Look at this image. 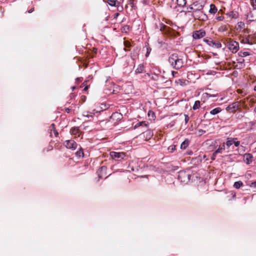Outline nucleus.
I'll return each instance as SVG.
<instances>
[{
  "label": "nucleus",
  "mask_w": 256,
  "mask_h": 256,
  "mask_svg": "<svg viewBox=\"0 0 256 256\" xmlns=\"http://www.w3.org/2000/svg\"><path fill=\"white\" fill-rule=\"evenodd\" d=\"M168 62L172 68L176 70H179L183 66L184 61L182 56L177 54H171L168 58Z\"/></svg>",
  "instance_id": "1"
},
{
  "label": "nucleus",
  "mask_w": 256,
  "mask_h": 256,
  "mask_svg": "<svg viewBox=\"0 0 256 256\" xmlns=\"http://www.w3.org/2000/svg\"><path fill=\"white\" fill-rule=\"evenodd\" d=\"M190 15L195 20L198 19L202 21H206L208 20V16L202 10L196 12L193 11Z\"/></svg>",
  "instance_id": "2"
},
{
  "label": "nucleus",
  "mask_w": 256,
  "mask_h": 256,
  "mask_svg": "<svg viewBox=\"0 0 256 256\" xmlns=\"http://www.w3.org/2000/svg\"><path fill=\"white\" fill-rule=\"evenodd\" d=\"M191 174L186 171H180L178 173V179L180 180L181 182L184 183H188L190 179Z\"/></svg>",
  "instance_id": "3"
},
{
  "label": "nucleus",
  "mask_w": 256,
  "mask_h": 256,
  "mask_svg": "<svg viewBox=\"0 0 256 256\" xmlns=\"http://www.w3.org/2000/svg\"><path fill=\"white\" fill-rule=\"evenodd\" d=\"M110 155L111 157L117 161L121 160H123L125 156V153L122 152H110Z\"/></svg>",
  "instance_id": "4"
},
{
  "label": "nucleus",
  "mask_w": 256,
  "mask_h": 256,
  "mask_svg": "<svg viewBox=\"0 0 256 256\" xmlns=\"http://www.w3.org/2000/svg\"><path fill=\"white\" fill-rule=\"evenodd\" d=\"M228 47L233 53H236L239 49V44L236 41L230 40L228 45Z\"/></svg>",
  "instance_id": "5"
},
{
  "label": "nucleus",
  "mask_w": 256,
  "mask_h": 256,
  "mask_svg": "<svg viewBox=\"0 0 256 256\" xmlns=\"http://www.w3.org/2000/svg\"><path fill=\"white\" fill-rule=\"evenodd\" d=\"M204 41L206 43L208 46L214 47L216 48H220L222 47V44L219 42H216L212 40L204 38Z\"/></svg>",
  "instance_id": "6"
},
{
  "label": "nucleus",
  "mask_w": 256,
  "mask_h": 256,
  "mask_svg": "<svg viewBox=\"0 0 256 256\" xmlns=\"http://www.w3.org/2000/svg\"><path fill=\"white\" fill-rule=\"evenodd\" d=\"M65 146L66 148L72 150H76L78 144L74 140H67L65 142Z\"/></svg>",
  "instance_id": "7"
},
{
  "label": "nucleus",
  "mask_w": 256,
  "mask_h": 256,
  "mask_svg": "<svg viewBox=\"0 0 256 256\" xmlns=\"http://www.w3.org/2000/svg\"><path fill=\"white\" fill-rule=\"evenodd\" d=\"M206 32L203 30H196L194 32L192 36L194 39H200V38H203L206 36Z\"/></svg>",
  "instance_id": "8"
},
{
  "label": "nucleus",
  "mask_w": 256,
  "mask_h": 256,
  "mask_svg": "<svg viewBox=\"0 0 256 256\" xmlns=\"http://www.w3.org/2000/svg\"><path fill=\"white\" fill-rule=\"evenodd\" d=\"M239 104L238 102H233L226 108V110L230 112H233L238 109Z\"/></svg>",
  "instance_id": "9"
},
{
  "label": "nucleus",
  "mask_w": 256,
  "mask_h": 256,
  "mask_svg": "<svg viewBox=\"0 0 256 256\" xmlns=\"http://www.w3.org/2000/svg\"><path fill=\"white\" fill-rule=\"evenodd\" d=\"M156 28L158 29L160 31L163 32H168L170 30V28L166 26L162 23H158V24H156Z\"/></svg>",
  "instance_id": "10"
},
{
  "label": "nucleus",
  "mask_w": 256,
  "mask_h": 256,
  "mask_svg": "<svg viewBox=\"0 0 256 256\" xmlns=\"http://www.w3.org/2000/svg\"><path fill=\"white\" fill-rule=\"evenodd\" d=\"M123 118L122 115L118 112H115L112 113L110 116V118L114 120H120Z\"/></svg>",
  "instance_id": "11"
},
{
  "label": "nucleus",
  "mask_w": 256,
  "mask_h": 256,
  "mask_svg": "<svg viewBox=\"0 0 256 256\" xmlns=\"http://www.w3.org/2000/svg\"><path fill=\"white\" fill-rule=\"evenodd\" d=\"M244 159L246 164H250L252 162L253 156L250 154H246L244 156Z\"/></svg>",
  "instance_id": "12"
},
{
  "label": "nucleus",
  "mask_w": 256,
  "mask_h": 256,
  "mask_svg": "<svg viewBox=\"0 0 256 256\" xmlns=\"http://www.w3.org/2000/svg\"><path fill=\"white\" fill-rule=\"evenodd\" d=\"M192 5L194 8V11H198L202 10L204 8V6L202 4L200 3L198 1H196L193 2Z\"/></svg>",
  "instance_id": "13"
},
{
  "label": "nucleus",
  "mask_w": 256,
  "mask_h": 256,
  "mask_svg": "<svg viewBox=\"0 0 256 256\" xmlns=\"http://www.w3.org/2000/svg\"><path fill=\"white\" fill-rule=\"evenodd\" d=\"M248 16L251 18L250 20L251 22L256 20V10H253L252 11L250 12Z\"/></svg>",
  "instance_id": "14"
},
{
  "label": "nucleus",
  "mask_w": 256,
  "mask_h": 256,
  "mask_svg": "<svg viewBox=\"0 0 256 256\" xmlns=\"http://www.w3.org/2000/svg\"><path fill=\"white\" fill-rule=\"evenodd\" d=\"M237 138H227L226 142V144L228 148H229L232 144H234V140H236Z\"/></svg>",
  "instance_id": "15"
},
{
  "label": "nucleus",
  "mask_w": 256,
  "mask_h": 256,
  "mask_svg": "<svg viewBox=\"0 0 256 256\" xmlns=\"http://www.w3.org/2000/svg\"><path fill=\"white\" fill-rule=\"evenodd\" d=\"M108 4L112 6H116L118 4H120V2L117 0H108Z\"/></svg>",
  "instance_id": "16"
},
{
  "label": "nucleus",
  "mask_w": 256,
  "mask_h": 256,
  "mask_svg": "<svg viewBox=\"0 0 256 256\" xmlns=\"http://www.w3.org/2000/svg\"><path fill=\"white\" fill-rule=\"evenodd\" d=\"M140 126H144L147 128V124L145 121L138 122L134 126V128L136 129Z\"/></svg>",
  "instance_id": "17"
},
{
  "label": "nucleus",
  "mask_w": 256,
  "mask_h": 256,
  "mask_svg": "<svg viewBox=\"0 0 256 256\" xmlns=\"http://www.w3.org/2000/svg\"><path fill=\"white\" fill-rule=\"evenodd\" d=\"M189 144V140L186 139L180 144L181 149H186Z\"/></svg>",
  "instance_id": "18"
},
{
  "label": "nucleus",
  "mask_w": 256,
  "mask_h": 256,
  "mask_svg": "<svg viewBox=\"0 0 256 256\" xmlns=\"http://www.w3.org/2000/svg\"><path fill=\"white\" fill-rule=\"evenodd\" d=\"M221 111H222L221 108L218 107V108H215L213 109L212 110L210 113V114H211L212 115H215V114H218Z\"/></svg>",
  "instance_id": "19"
},
{
  "label": "nucleus",
  "mask_w": 256,
  "mask_h": 256,
  "mask_svg": "<svg viewBox=\"0 0 256 256\" xmlns=\"http://www.w3.org/2000/svg\"><path fill=\"white\" fill-rule=\"evenodd\" d=\"M144 68V65L142 64H140L138 66L135 72L136 74H140L142 72Z\"/></svg>",
  "instance_id": "20"
},
{
  "label": "nucleus",
  "mask_w": 256,
  "mask_h": 256,
  "mask_svg": "<svg viewBox=\"0 0 256 256\" xmlns=\"http://www.w3.org/2000/svg\"><path fill=\"white\" fill-rule=\"evenodd\" d=\"M186 3V0H176V4L178 6L184 7Z\"/></svg>",
  "instance_id": "21"
},
{
  "label": "nucleus",
  "mask_w": 256,
  "mask_h": 256,
  "mask_svg": "<svg viewBox=\"0 0 256 256\" xmlns=\"http://www.w3.org/2000/svg\"><path fill=\"white\" fill-rule=\"evenodd\" d=\"M218 9L216 7L214 4H211L210 6V9L209 10V12L211 14H215L216 12Z\"/></svg>",
  "instance_id": "22"
},
{
  "label": "nucleus",
  "mask_w": 256,
  "mask_h": 256,
  "mask_svg": "<svg viewBox=\"0 0 256 256\" xmlns=\"http://www.w3.org/2000/svg\"><path fill=\"white\" fill-rule=\"evenodd\" d=\"M79 132L78 128V127H73L70 130V132L72 134L76 135V134Z\"/></svg>",
  "instance_id": "23"
},
{
  "label": "nucleus",
  "mask_w": 256,
  "mask_h": 256,
  "mask_svg": "<svg viewBox=\"0 0 256 256\" xmlns=\"http://www.w3.org/2000/svg\"><path fill=\"white\" fill-rule=\"evenodd\" d=\"M227 14L229 16L234 18H236L238 17V14L232 11L230 12Z\"/></svg>",
  "instance_id": "24"
},
{
  "label": "nucleus",
  "mask_w": 256,
  "mask_h": 256,
  "mask_svg": "<svg viewBox=\"0 0 256 256\" xmlns=\"http://www.w3.org/2000/svg\"><path fill=\"white\" fill-rule=\"evenodd\" d=\"M243 185V183L241 181L236 182L234 183V186L236 189L240 188Z\"/></svg>",
  "instance_id": "25"
},
{
  "label": "nucleus",
  "mask_w": 256,
  "mask_h": 256,
  "mask_svg": "<svg viewBox=\"0 0 256 256\" xmlns=\"http://www.w3.org/2000/svg\"><path fill=\"white\" fill-rule=\"evenodd\" d=\"M76 155L78 157L84 156V153L83 152V149L82 148H80L79 150L76 152Z\"/></svg>",
  "instance_id": "26"
},
{
  "label": "nucleus",
  "mask_w": 256,
  "mask_h": 256,
  "mask_svg": "<svg viewBox=\"0 0 256 256\" xmlns=\"http://www.w3.org/2000/svg\"><path fill=\"white\" fill-rule=\"evenodd\" d=\"M225 149V146L224 144L222 146H220L216 151L215 154L222 153L223 150Z\"/></svg>",
  "instance_id": "27"
},
{
  "label": "nucleus",
  "mask_w": 256,
  "mask_h": 256,
  "mask_svg": "<svg viewBox=\"0 0 256 256\" xmlns=\"http://www.w3.org/2000/svg\"><path fill=\"white\" fill-rule=\"evenodd\" d=\"M237 25H238V28H236L237 30H238V29L240 30H241L242 29L244 28L245 26L244 23V22H238V23Z\"/></svg>",
  "instance_id": "28"
},
{
  "label": "nucleus",
  "mask_w": 256,
  "mask_h": 256,
  "mask_svg": "<svg viewBox=\"0 0 256 256\" xmlns=\"http://www.w3.org/2000/svg\"><path fill=\"white\" fill-rule=\"evenodd\" d=\"M200 107V102L199 100H196L194 102V105L192 106L194 110H196Z\"/></svg>",
  "instance_id": "29"
},
{
  "label": "nucleus",
  "mask_w": 256,
  "mask_h": 256,
  "mask_svg": "<svg viewBox=\"0 0 256 256\" xmlns=\"http://www.w3.org/2000/svg\"><path fill=\"white\" fill-rule=\"evenodd\" d=\"M176 149L175 145H171L168 148V150L170 152H173Z\"/></svg>",
  "instance_id": "30"
},
{
  "label": "nucleus",
  "mask_w": 256,
  "mask_h": 256,
  "mask_svg": "<svg viewBox=\"0 0 256 256\" xmlns=\"http://www.w3.org/2000/svg\"><path fill=\"white\" fill-rule=\"evenodd\" d=\"M106 170V168L104 166H102L100 169H99V171H98V176L100 178H102V176L100 175V174H99V172H105Z\"/></svg>",
  "instance_id": "31"
},
{
  "label": "nucleus",
  "mask_w": 256,
  "mask_h": 256,
  "mask_svg": "<svg viewBox=\"0 0 256 256\" xmlns=\"http://www.w3.org/2000/svg\"><path fill=\"white\" fill-rule=\"evenodd\" d=\"M194 7L192 4L189 6L188 8V12L192 14V12L194 10Z\"/></svg>",
  "instance_id": "32"
},
{
  "label": "nucleus",
  "mask_w": 256,
  "mask_h": 256,
  "mask_svg": "<svg viewBox=\"0 0 256 256\" xmlns=\"http://www.w3.org/2000/svg\"><path fill=\"white\" fill-rule=\"evenodd\" d=\"M242 42H243L244 44H252V42L250 41V40L248 38H246L245 39H244L242 41Z\"/></svg>",
  "instance_id": "33"
},
{
  "label": "nucleus",
  "mask_w": 256,
  "mask_h": 256,
  "mask_svg": "<svg viewBox=\"0 0 256 256\" xmlns=\"http://www.w3.org/2000/svg\"><path fill=\"white\" fill-rule=\"evenodd\" d=\"M250 55V53L248 52H240V56L242 57H246Z\"/></svg>",
  "instance_id": "34"
},
{
  "label": "nucleus",
  "mask_w": 256,
  "mask_h": 256,
  "mask_svg": "<svg viewBox=\"0 0 256 256\" xmlns=\"http://www.w3.org/2000/svg\"><path fill=\"white\" fill-rule=\"evenodd\" d=\"M250 2L254 10H256V0H250Z\"/></svg>",
  "instance_id": "35"
},
{
  "label": "nucleus",
  "mask_w": 256,
  "mask_h": 256,
  "mask_svg": "<svg viewBox=\"0 0 256 256\" xmlns=\"http://www.w3.org/2000/svg\"><path fill=\"white\" fill-rule=\"evenodd\" d=\"M151 78L154 80H158V76L156 74H152Z\"/></svg>",
  "instance_id": "36"
},
{
  "label": "nucleus",
  "mask_w": 256,
  "mask_h": 256,
  "mask_svg": "<svg viewBox=\"0 0 256 256\" xmlns=\"http://www.w3.org/2000/svg\"><path fill=\"white\" fill-rule=\"evenodd\" d=\"M116 6L117 7V10L118 11V12H122L123 10V7L122 6L120 5V4H118V6Z\"/></svg>",
  "instance_id": "37"
},
{
  "label": "nucleus",
  "mask_w": 256,
  "mask_h": 256,
  "mask_svg": "<svg viewBox=\"0 0 256 256\" xmlns=\"http://www.w3.org/2000/svg\"><path fill=\"white\" fill-rule=\"evenodd\" d=\"M152 116V118L155 116V114L152 110H150L148 112V116Z\"/></svg>",
  "instance_id": "38"
},
{
  "label": "nucleus",
  "mask_w": 256,
  "mask_h": 256,
  "mask_svg": "<svg viewBox=\"0 0 256 256\" xmlns=\"http://www.w3.org/2000/svg\"><path fill=\"white\" fill-rule=\"evenodd\" d=\"M189 116H188V114H184V122H185V124H186L188 120H189Z\"/></svg>",
  "instance_id": "39"
},
{
  "label": "nucleus",
  "mask_w": 256,
  "mask_h": 256,
  "mask_svg": "<svg viewBox=\"0 0 256 256\" xmlns=\"http://www.w3.org/2000/svg\"><path fill=\"white\" fill-rule=\"evenodd\" d=\"M124 45L126 47L129 48L131 46L130 42L128 41H125L124 42Z\"/></svg>",
  "instance_id": "40"
},
{
  "label": "nucleus",
  "mask_w": 256,
  "mask_h": 256,
  "mask_svg": "<svg viewBox=\"0 0 256 256\" xmlns=\"http://www.w3.org/2000/svg\"><path fill=\"white\" fill-rule=\"evenodd\" d=\"M218 154H215V152L212 154V156L211 159L214 160L216 159V156Z\"/></svg>",
  "instance_id": "41"
},
{
  "label": "nucleus",
  "mask_w": 256,
  "mask_h": 256,
  "mask_svg": "<svg viewBox=\"0 0 256 256\" xmlns=\"http://www.w3.org/2000/svg\"><path fill=\"white\" fill-rule=\"evenodd\" d=\"M123 29H124V30H125L126 32L127 31V30H128L129 29H130V26H124V27H123Z\"/></svg>",
  "instance_id": "42"
},
{
  "label": "nucleus",
  "mask_w": 256,
  "mask_h": 256,
  "mask_svg": "<svg viewBox=\"0 0 256 256\" xmlns=\"http://www.w3.org/2000/svg\"><path fill=\"white\" fill-rule=\"evenodd\" d=\"M82 78H76V82L78 83V82H82Z\"/></svg>",
  "instance_id": "43"
},
{
  "label": "nucleus",
  "mask_w": 256,
  "mask_h": 256,
  "mask_svg": "<svg viewBox=\"0 0 256 256\" xmlns=\"http://www.w3.org/2000/svg\"><path fill=\"white\" fill-rule=\"evenodd\" d=\"M234 144L236 147H237L240 145V142L239 141H235V140H234Z\"/></svg>",
  "instance_id": "44"
},
{
  "label": "nucleus",
  "mask_w": 256,
  "mask_h": 256,
  "mask_svg": "<svg viewBox=\"0 0 256 256\" xmlns=\"http://www.w3.org/2000/svg\"><path fill=\"white\" fill-rule=\"evenodd\" d=\"M198 132H199V134L200 135H202L203 134L206 132V131L200 129V130H198Z\"/></svg>",
  "instance_id": "45"
},
{
  "label": "nucleus",
  "mask_w": 256,
  "mask_h": 256,
  "mask_svg": "<svg viewBox=\"0 0 256 256\" xmlns=\"http://www.w3.org/2000/svg\"><path fill=\"white\" fill-rule=\"evenodd\" d=\"M151 49L150 48H147V52L146 54V56L147 57L150 53Z\"/></svg>",
  "instance_id": "46"
},
{
  "label": "nucleus",
  "mask_w": 256,
  "mask_h": 256,
  "mask_svg": "<svg viewBox=\"0 0 256 256\" xmlns=\"http://www.w3.org/2000/svg\"><path fill=\"white\" fill-rule=\"evenodd\" d=\"M206 94L208 96V97H216V94H211L208 93H206Z\"/></svg>",
  "instance_id": "47"
},
{
  "label": "nucleus",
  "mask_w": 256,
  "mask_h": 256,
  "mask_svg": "<svg viewBox=\"0 0 256 256\" xmlns=\"http://www.w3.org/2000/svg\"><path fill=\"white\" fill-rule=\"evenodd\" d=\"M70 110L71 109L68 108H65V112L68 114L70 113Z\"/></svg>",
  "instance_id": "48"
},
{
  "label": "nucleus",
  "mask_w": 256,
  "mask_h": 256,
  "mask_svg": "<svg viewBox=\"0 0 256 256\" xmlns=\"http://www.w3.org/2000/svg\"><path fill=\"white\" fill-rule=\"evenodd\" d=\"M51 128H52V130H54L56 129V128H55V124H51L50 125V126Z\"/></svg>",
  "instance_id": "49"
},
{
  "label": "nucleus",
  "mask_w": 256,
  "mask_h": 256,
  "mask_svg": "<svg viewBox=\"0 0 256 256\" xmlns=\"http://www.w3.org/2000/svg\"><path fill=\"white\" fill-rule=\"evenodd\" d=\"M53 131H54V134L55 136H58V133L57 132V130H56V129L53 130Z\"/></svg>",
  "instance_id": "50"
},
{
  "label": "nucleus",
  "mask_w": 256,
  "mask_h": 256,
  "mask_svg": "<svg viewBox=\"0 0 256 256\" xmlns=\"http://www.w3.org/2000/svg\"><path fill=\"white\" fill-rule=\"evenodd\" d=\"M86 114H84V116H86L88 118H89L90 116H92L91 115H89L88 113H90L88 112H86Z\"/></svg>",
  "instance_id": "51"
},
{
  "label": "nucleus",
  "mask_w": 256,
  "mask_h": 256,
  "mask_svg": "<svg viewBox=\"0 0 256 256\" xmlns=\"http://www.w3.org/2000/svg\"><path fill=\"white\" fill-rule=\"evenodd\" d=\"M250 186H254V187L256 188V182H252L250 184Z\"/></svg>",
  "instance_id": "52"
},
{
  "label": "nucleus",
  "mask_w": 256,
  "mask_h": 256,
  "mask_svg": "<svg viewBox=\"0 0 256 256\" xmlns=\"http://www.w3.org/2000/svg\"><path fill=\"white\" fill-rule=\"evenodd\" d=\"M34 11V8H30V10H28V13H32V12H33Z\"/></svg>",
  "instance_id": "53"
},
{
  "label": "nucleus",
  "mask_w": 256,
  "mask_h": 256,
  "mask_svg": "<svg viewBox=\"0 0 256 256\" xmlns=\"http://www.w3.org/2000/svg\"><path fill=\"white\" fill-rule=\"evenodd\" d=\"M223 18H224L223 16H220L217 17V20H222Z\"/></svg>",
  "instance_id": "54"
},
{
  "label": "nucleus",
  "mask_w": 256,
  "mask_h": 256,
  "mask_svg": "<svg viewBox=\"0 0 256 256\" xmlns=\"http://www.w3.org/2000/svg\"><path fill=\"white\" fill-rule=\"evenodd\" d=\"M119 14H120L118 12H116V13L114 14V18H116L119 16Z\"/></svg>",
  "instance_id": "55"
},
{
  "label": "nucleus",
  "mask_w": 256,
  "mask_h": 256,
  "mask_svg": "<svg viewBox=\"0 0 256 256\" xmlns=\"http://www.w3.org/2000/svg\"><path fill=\"white\" fill-rule=\"evenodd\" d=\"M172 74L173 76H174V74H178V72H176L172 71Z\"/></svg>",
  "instance_id": "56"
},
{
  "label": "nucleus",
  "mask_w": 256,
  "mask_h": 256,
  "mask_svg": "<svg viewBox=\"0 0 256 256\" xmlns=\"http://www.w3.org/2000/svg\"><path fill=\"white\" fill-rule=\"evenodd\" d=\"M76 86H73L71 88H72V90L73 91V90H74L76 89Z\"/></svg>",
  "instance_id": "57"
},
{
  "label": "nucleus",
  "mask_w": 256,
  "mask_h": 256,
  "mask_svg": "<svg viewBox=\"0 0 256 256\" xmlns=\"http://www.w3.org/2000/svg\"><path fill=\"white\" fill-rule=\"evenodd\" d=\"M208 114V112H206L205 114H204V117L205 118Z\"/></svg>",
  "instance_id": "58"
},
{
  "label": "nucleus",
  "mask_w": 256,
  "mask_h": 256,
  "mask_svg": "<svg viewBox=\"0 0 256 256\" xmlns=\"http://www.w3.org/2000/svg\"><path fill=\"white\" fill-rule=\"evenodd\" d=\"M88 86H86V87L84 88V90H88Z\"/></svg>",
  "instance_id": "59"
},
{
  "label": "nucleus",
  "mask_w": 256,
  "mask_h": 256,
  "mask_svg": "<svg viewBox=\"0 0 256 256\" xmlns=\"http://www.w3.org/2000/svg\"><path fill=\"white\" fill-rule=\"evenodd\" d=\"M130 4H132V7L133 8L134 7V3L130 2Z\"/></svg>",
  "instance_id": "60"
},
{
  "label": "nucleus",
  "mask_w": 256,
  "mask_h": 256,
  "mask_svg": "<svg viewBox=\"0 0 256 256\" xmlns=\"http://www.w3.org/2000/svg\"><path fill=\"white\" fill-rule=\"evenodd\" d=\"M254 90L255 91H256V86H254Z\"/></svg>",
  "instance_id": "61"
},
{
  "label": "nucleus",
  "mask_w": 256,
  "mask_h": 256,
  "mask_svg": "<svg viewBox=\"0 0 256 256\" xmlns=\"http://www.w3.org/2000/svg\"><path fill=\"white\" fill-rule=\"evenodd\" d=\"M254 112H255L256 113V107H255V108H254Z\"/></svg>",
  "instance_id": "62"
},
{
  "label": "nucleus",
  "mask_w": 256,
  "mask_h": 256,
  "mask_svg": "<svg viewBox=\"0 0 256 256\" xmlns=\"http://www.w3.org/2000/svg\"><path fill=\"white\" fill-rule=\"evenodd\" d=\"M124 50L125 51H126V50H126V48H124Z\"/></svg>",
  "instance_id": "63"
},
{
  "label": "nucleus",
  "mask_w": 256,
  "mask_h": 256,
  "mask_svg": "<svg viewBox=\"0 0 256 256\" xmlns=\"http://www.w3.org/2000/svg\"><path fill=\"white\" fill-rule=\"evenodd\" d=\"M172 0L173 1L174 0Z\"/></svg>",
  "instance_id": "64"
}]
</instances>
